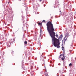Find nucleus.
I'll return each instance as SVG.
<instances>
[{
  "label": "nucleus",
  "mask_w": 76,
  "mask_h": 76,
  "mask_svg": "<svg viewBox=\"0 0 76 76\" xmlns=\"http://www.w3.org/2000/svg\"><path fill=\"white\" fill-rule=\"evenodd\" d=\"M61 57V59L63 61H64V59L65 58V57H64V54L63 53L62 54L60 55L59 56V58H60Z\"/></svg>",
  "instance_id": "2"
},
{
  "label": "nucleus",
  "mask_w": 76,
  "mask_h": 76,
  "mask_svg": "<svg viewBox=\"0 0 76 76\" xmlns=\"http://www.w3.org/2000/svg\"><path fill=\"white\" fill-rule=\"evenodd\" d=\"M56 36L57 38H58V36L57 34H56Z\"/></svg>",
  "instance_id": "10"
},
{
  "label": "nucleus",
  "mask_w": 76,
  "mask_h": 76,
  "mask_svg": "<svg viewBox=\"0 0 76 76\" xmlns=\"http://www.w3.org/2000/svg\"><path fill=\"white\" fill-rule=\"evenodd\" d=\"M42 22H45V20H43L42 21Z\"/></svg>",
  "instance_id": "9"
},
{
  "label": "nucleus",
  "mask_w": 76,
  "mask_h": 76,
  "mask_svg": "<svg viewBox=\"0 0 76 76\" xmlns=\"http://www.w3.org/2000/svg\"><path fill=\"white\" fill-rule=\"evenodd\" d=\"M62 37V35H61L60 36V38H61Z\"/></svg>",
  "instance_id": "12"
},
{
  "label": "nucleus",
  "mask_w": 76,
  "mask_h": 76,
  "mask_svg": "<svg viewBox=\"0 0 76 76\" xmlns=\"http://www.w3.org/2000/svg\"><path fill=\"white\" fill-rule=\"evenodd\" d=\"M62 48H64V47H63V46H62Z\"/></svg>",
  "instance_id": "15"
},
{
  "label": "nucleus",
  "mask_w": 76,
  "mask_h": 76,
  "mask_svg": "<svg viewBox=\"0 0 76 76\" xmlns=\"http://www.w3.org/2000/svg\"><path fill=\"white\" fill-rule=\"evenodd\" d=\"M24 44H28V42H27V41H25L24 42Z\"/></svg>",
  "instance_id": "6"
},
{
  "label": "nucleus",
  "mask_w": 76,
  "mask_h": 76,
  "mask_svg": "<svg viewBox=\"0 0 76 76\" xmlns=\"http://www.w3.org/2000/svg\"><path fill=\"white\" fill-rule=\"evenodd\" d=\"M41 62L42 64H44L45 61H44V58H42V59H41Z\"/></svg>",
  "instance_id": "3"
},
{
  "label": "nucleus",
  "mask_w": 76,
  "mask_h": 76,
  "mask_svg": "<svg viewBox=\"0 0 76 76\" xmlns=\"http://www.w3.org/2000/svg\"><path fill=\"white\" fill-rule=\"evenodd\" d=\"M40 56H41V55H42L43 54V53H40Z\"/></svg>",
  "instance_id": "11"
},
{
  "label": "nucleus",
  "mask_w": 76,
  "mask_h": 76,
  "mask_svg": "<svg viewBox=\"0 0 76 76\" xmlns=\"http://www.w3.org/2000/svg\"><path fill=\"white\" fill-rule=\"evenodd\" d=\"M47 30L50 35L51 37L52 38V44L55 47H57V48H60V40L57 39L56 38L55 35V33L54 31H55V29L54 28L53 24H52L51 22L49 21L47 23Z\"/></svg>",
  "instance_id": "1"
},
{
  "label": "nucleus",
  "mask_w": 76,
  "mask_h": 76,
  "mask_svg": "<svg viewBox=\"0 0 76 76\" xmlns=\"http://www.w3.org/2000/svg\"><path fill=\"white\" fill-rule=\"evenodd\" d=\"M23 22H24V21H23Z\"/></svg>",
  "instance_id": "21"
},
{
  "label": "nucleus",
  "mask_w": 76,
  "mask_h": 76,
  "mask_svg": "<svg viewBox=\"0 0 76 76\" xmlns=\"http://www.w3.org/2000/svg\"><path fill=\"white\" fill-rule=\"evenodd\" d=\"M8 4H9V2H8Z\"/></svg>",
  "instance_id": "17"
},
{
  "label": "nucleus",
  "mask_w": 76,
  "mask_h": 76,
  "mask_svg": "<svg viewBox=\"0 0 76 76\" xmlns=\"http://www.w3.org/2000/svg\"><path fill=\"white\" fill-rule=\"evenodd\" d=\"M38 23V25H40L41 26H42V23Z\"/></svg>",
  "instance_id": "5"
},
{
  "label": "nucleus",
  "mask_w": 76,
  "mask_h": 76,
  "mask_svg": "<svg viewBox=\"0 0 76 76\" xmlns=\"http://www.w3.org/2000/svg\"><path fill=\"white\" fill-rule=\"evenodd\" d=\"M69 33L67 32L65 34L66 37H69Z\"/></svg>",
  "instance_id": "4"
},
{
  "label": "nucleus",
  "mask_w": 76,
  "mask_h": 76,
  "mask_svg": "<svg viewBox=\"0 0 76 76\" xmlns=\"http://www.w3.org/2000/svg\"><path fill=\"white\" fill-rule=\"evenodd\" d=\"M13 54H14V51H11V54H12V55H13Z\"/></svg>",
  "instance_id": "7"
},
{
  "label": "nucleus",
  "mask_w": 76,
  "mask_h": 76,
  "mask_svg": "<svg viewBox=\"0 0 76 76\" xmlns=\"http://www.w3.org/2000/svg\"><path fill=\"white\" fill-rule=\"evenodd\" d=\"M60 12H61V11H60Z\"/></svg>",
  "instance_id": "18"
},
{
  "label": "nucleus",
  "mask_w": 76,
  "mask_h": 76,
  "mask_svg": "<svg viewBox=\"0 0 76 76\" xmlns=\"http://www.w3.org/2000/svg\"><path fill=\"white\" fill-rule=\"evenodd\" d=\"M62 50H63V51H64V50H63V49H62Z\"/></svg>",
  "instance_id": "20"
},
{
  "label": "nucleus",
  "mask_w": 76,
  "mask_h": 76,
  "mask_svg": "<svg viewBox=\"0 0 76 76\" xmlns=\"http://www.w3.org/2000/svg\"><path fill=\"white\" fill-rule=\"evenodd\" d=\"M69 51H72V50H70Z\"/></svg>",
  "instance_id": "14"
},
{
  "label": "nucleus",
  "mask_w": 76,
  "mask_h": 76,
  "mask_svg": "<svg viewBox=\"0 0 76 76\" xmlns=\"http://www.w3.org/2000/svg\"><path fill=\"white\" fill-rule=\"evenodd\" d=\"M72 66V64L71 63L69 64V66Z\"/></svg>",
  "instance_id": "8"
},
{
  "label": "nucleus",
  "mask_w": 76,
  "mask_h": 76,
  "mask_svg": "<svg viewBox=\"0 0 76 76\" xmlns=\"http://www.w3.org/2000/svg\"><path fill=\"white\" fill-rule=\"evenodd\" d=\"M40 48H41V44H40Z\"/></svg>",
  "instance_id": "13"
},
{
  "label": "nucleus",
  "mask_w": 76,
  "mask_h": 76,
  "mask_svg": "<svg viewBox=\"0 0 76 76\" xmlns=\"http://www.w3.org/2000/svg\"><path fill=\"white\" fill-rule=\"evenodd\" d=\"M66 31H67V29H66Z\"/></svg>",
  "instance_id": "19"
},
{
  "label": "nucleus",
  "mask_w": 76,
  "mask_h": 76,
  "mask_svg": "<svg viewBox=\"0 0 76 76\" xmlns=\"http://www.w3.org/2000/svg\"><path fill=\"white\" fill-rule=\"evenodd\" d=\"M40 1H42V0H39Z\"/></svg>",
  "instance_id": "16"
}]
</instances>
